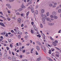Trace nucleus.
Instances as JSON below:
<instances>
[{
  "instance_id": "1",
  "label": "nucleus",
  "mask_w": 61,
  "mask_h": 61,
  "mask_svg": "<svg viewBox=\"0 0 61 61\" xmlns=\"http://www.w3.org/2000/svg\"><path fill=\"white\" fill-rule=\"evenodd\" d=\"M52 44L54 46H57V44L56 43L55 41H52L51 42Z\"/></svg>"
},
{
  "instance_id": "2",
  "label": "nucleus",
  "mask_w": 61,
  "mask_h": 61,
  "mask_svg": "<svg viewBox=\"0 0 61 61\" xmlns=\"http://www.w3.org/2000/svg\"><path fill=\"white\" fill-rule=\"evenodd\" d=\"M41 48L44 52H46V49L45 47L43 46H42L41 47Z\"/></svg>"
},
{
  "instance_id": "3",
  "label": "nucleus",
  "mask_w": 61,
  "mask_h": 61,
  "mask_svg": "<svg viewBox=\"0 0 61 61\" xmlns=\"http://www.w3.org/2000/svg\"><path fill=\"white\" fill-rule=\"evenodd\" d=\"M33 28H34V30L36 31H37V28H36V25H34L33 26Z\"/></svg>"
},
{
  "instance_id": "4",
  "label": "nucleus",
  "mask_w": 61,
  "mask_h": 61,
  "mask_svg": "<svg viewBox=\"0 0 61 61\" xmlns=\"http://www.w3.org/2000/svg\"><path fill=\"white\" fill-rule=\"evenodd\" d=\"M21 19L20 18H19L18 20V23H21Z\"/></svg>"
},
{
  "instance_id": "5",
  "label": "nucleus",
  "mask_w": 61,
  "mask_h": 61,
  "mask_svg": "<svg viewBox=\"0 0 61 61\" xmlns=\"http://www.w3.org/2000/svg\"><path fill=\"white\" fill-rule=\"evenodd\" d=\"M52 14L53 15H56V12H52Z\"/></svg>"
},
{
  "instance_id": "6",
  "label": "nucleus",
  "mask_w": 61,
  "mask_h": 61,
  "mask_svg": "<svg viewBox=\"0 0 61 61\" xmlns=\"http://www.w3.org/2000/svg\"><path fill=\"white\" fill-rule=\"evenodd\" d=\"M21 8H25V6L24 5H23V4H22V5L21 6Z\"/></svg>"
},
{
  "instance_id": "7",
  "label": "nucleus",
  "mask_w": 61,
  "mask_h": 61,
  "mask_svg": "<svg viewBox=\"0 0 61 61\" xmlns=\"http://www.w3.org/2000/svg\"><path fill=\"white\" fill-rule=\"evenodd\" d=\"M7 53H5L4 55V57H7Z\"/></svg>"
},
{
  "instance_id": "8",
  "label": "nucleus",
  "mask_w": 61,
  "mask_h": 61,
  "mask_svg": "<svg viewBox=\"0 0 61 61\" xmlns=\"http://www.w3.org/2000/svg\"><path fill=\"white\" fill-rule=\"evenodd\" d=\"M12 59L13 61H15V57L14 56L12 57Z\"/></svg>"
},
{
  "instance_id": "9",
  "label": "nucleus",
  "mask_w": 61,
  "mask_h": 61,
  "mask_svg": "<svg viewBox=\"0 0 61 61\" xmlns=\"http://www.w3.org/2000/svg\"><path fill=\"white\" fill-rule=\"evenodd\" d=\"M36 48H37L38 50H39L40 49V48H39V46H36Z\"/></svg>"
},
{
  "instance_id": "10",
  "label": "nucleus",
  "mask_w": 61,
  "mask_h": 61,
  "mask_svg": "<svg viewBox=\"0 0 61 61\" xmlns=\"http://www.w3.org/2000/svg\"><path fill=\"white\" fill-rule=\"evenodd\" d=\"M0 25H1L2 26H4V23H3L1 22L0 23Z\"/></svg>"
},
{
  "instance_id": "11",
  "label": "nucleus",
  "mask_w": 61,
  "mask_h": 61,
  "mask_svg": "<svg viewBox=\"0 0 61 61\" xmlns=\"http://www.w3.org/2000/svg\"><path fill=\"white\" fill-rule=\"evenodd\" d=\"M44 17L45 18V19H46L47 18V16L46 15H44Z\"/></svg>"
},
{
  "instance_id": "12",
  "label": "nucleus",
  "mask_w": 61,
  "mask_h": 61,
  "mask_svg": "<svg viewBox=\"0 0 61 61\" xmlns=\"http://www.w3.org/2000/svg\"><path fill=\"white\" fill-rule=\"evenodd\" d=\"M34 13H35L36 15H38V11L36 10L34 12Z\"/></svg>"
},
{
  "instance_id": "13",
  "label": "nucleus",
  "mask_w": 61,
  "mask_h": 61,
  "mask_svg": "<svg viewBox=\"0 0 61 61\" xmlns=\"http://www.w3.org/2000/svg\"><path fill=\"white\" fill-rule=\"evenodd\" d=\"M29 14V11L27 12V13L26 14V15L27 16H28Z\"/></svg>"
},
{
  "instance_id": "14",
  "label": "nucleus",
  "mask_w": 61,
  "mask_h": 61,
  "mask_svg": "<svg viewBox=\"0 0 61 61\" xmlns=\"http://www.w3.org/2000/svg\"><path fill=\"white\" fill-rule=\"evenodd\" d=\"M33 50H34V48H32L31 50L30 53H31V54H32V53H33V52H32V51H33Z\"/></svg>"
},
{
  "instance_id": "15",
  "label": "nucleus",
  "mask_w": 61,
  "mask_h": 61,
  "mask_svg": "<svg viewBox=\"0 0 61 61\" xmlns=\"http://www.w3.org/2000/svg\"><path fill=\"white\" fill-rule=\"evenodd\" d=\"M41 12L42 13H43L45 12V10L44 9H42L41 10Z\"/></svg>"
},
{
  "instance_id": "16",
  "label": "nucleus",
  "mask_w": 61,
  "mask_h": 61,
  "mask_svg": "<svg viewBox=\"0 0 61 61\" xmlns=\"http://www.w3.org/2000/svg\"><path fill=\"white\" fill-rule=\"evenodd\" d=\"M30 9L31 12H32V11L33 10H34V8L33 7H31V8Z\"/></svg>"
},
{
  "instance_id": "17",
  "label": "nucleus",
  "mask_w": 61,
  "mask_h": 61,
  "mask_svg": "<svg viewBox=\"0 0 61 61\" xmlns=\"http://www.w3.org/2000/svg\"><path fill=\"white\" fill-rule=\"evenodd\" d=\"M59 54H57L56 55V57H57V58H58L59 57Z\"/></svg>"
},
{
  "instance_id": "18",
  "label": "nucleus",
  "mask_w": 61,
  "mask_h": 61,
  "mask_svg": "<svg viewBox=\"0 0 61 61\" xmlns=\"http://www.w3.org/2000/svg\"><path fill=\"white\" fill-rule=\"evenodd\" d=\"M54 23H50L49 24V25H54Z\"/></svg>"
},
{
  "instance_id": "19",
  "label": "nucleus",
  "mask_w": 61,
  "mask_h": 61,
  "mask_svg": "<svg viewBox=\"0 0 61 61\" xmlns=\"http://www.w3.org/2000/svg\"><path fill=\"white\" fill-rule=\"evenodd\" d=\"M50 38L52 41H54V39H53L51 36L50 37Z\"/></svg>"
},
{
  "instance_id": "20",
  "label": "nucleus",
  "mask_w": 61,
  "mask_h": 61,
  "mask_svg": "<svg viewBox=\"0 0 61 61\" xmlns=\"http://www.w3.org/2000/svg\"><path fill=\"white\" fill-rule=\"evenodd\" d=\"M58 13H60L61 12V9H59L58 10Z\"/></svg>"
},
{
  "instance_id": "21",
  "label": "nucleus",
  "mask_w": 61,
  "mask_h": 61,
  "mask_svg": "<svg viewBox=\"0 0 61 61\" xmlns=\"http://www.w3.org/2000/svg\"><path fill=\"white\" fill-rule=\"evenodd\" d=\"M37 37H39V38L41 37V35H40V34H39L37 35Z\"/></svg>"
},
{
  "instance_id": "22",
  "label": "nucleus",
  "mask_w": 61,
  "mask_h": 61,
  "mask_svg": "<svg viewBox=\"0 0 61 61\" xmlns=\"http://www.w3.org/2000/svg\"><path fill=\"white\" fill-rule=\"evenodd\" d=\"M42 20L43 21V22H45V19H44V18H42Z\"/></svg>"
},
{
  "instance_id": "23",
  "label": "nucleus",
  "mask_w": 61,
  "mask_h": 61,
  "mask_svg": "<svg viewBox=\"0 0 61 61\" xmlns=\"http://www.w3.org/2000/svg\"><path fill=\"white\" fill-rule=\"evenodd\" d=\"M0 17H1V18H2L3 19H5V17H4V16H2L1 15H0Z\"/></svg>"
},
{
  "instance_id": "24",
  "label": "nucleus",
  "mask_w": 61,
  "mask_h": 61,
  "mask_svg": "<svg viewBox=\"0 0 61 61\" xmlns=\"http://www.w3.org/2000/svg\"><path fill=\"white\" fill-rule=\"evenodd\" d=\"M22 10H23V9H19V11H22Z\"/></svg>"
},
{
  "instance_id": "25",
  "label": "nucleus",
  "mask_w": 61,
  "mask_h": 61,
  "mask_svg": "<svg viewBox=\"0 0 61 61\" xmlns=\"http://www.w3.org/2000/svg\"><path fill=\"white\" fill-rule=\"evenodd\" d=\"M53 17L54 18V19H56L57 18V17L56 16H54Z\"/></svg>"
},
{
  "instance_id": "26",
  "label": "nucleus",
  "mask_w": 61,
  "mask_h": 61,
  "mask_svg": "<svg viewBox=\"0 0 61 61\" xmlns=\"http://www.w3.org/2000/svg\"><path fill=\"white\" fill-rule=\"evenodd\" d=\"M49 54H51V50H49Z\"/></svg>"
},
{
  "instance_id": "27",
  "label": "nucleus",
  "mask_w": 61,
  "mask_h": 61,
  "mask_svg": "<svg viewBox=\"0 0 61 61\" xmlns=\"http://www.w3.org/2000/svg\"><path fill=\"white\" fill-rule=\"evenodd\" d=\"M6 34V32H4L1 33L2 35H5Z\"/></svg>"
},
{
  "instance_id": "28",
  "label": "nucleus",
  "mask_w": 61,
  "mask_h": 61,
  "mask_svg": "<svg viewBox=\"0 0 61 61\" xmlns=\"http://www.w3.org/2000/svg\"><path fill=\"white\" fill-rule=\"evenodd\" d=\"M20 51H22L23 50V49L22 48H20Z\"/></svg>"
},
{
  "instance_id": "29",
  "label": "nucleus",
  "mask_w": 61,
  "mask_h": 61,
  "mask_svg": "<svg viewBox=\"0 0 61 61\" xmlns=\"http://www.w3.org/2000/svg\"><path fill=\"white\" fill-rule=\"evenodd\" d=\"M40 26L41 28H43V25L42 24H40Z\"/></svg>"
},
{
  "instance_id": "30",
  "label": "nucleus",
  "mask_w": 61,
  "mask_h": 61,
  "mask_svg": "<svg viewBox=\"0 0 61 61\" xmlns=\"http://www.w3.org/2000/svg\"><path fill=\"white\" fill-rule=\"evenodd\" d=\"M54 42L56 44H57L58 43V41L56 40Z\"/></svg>"
},
{
  "instance_id": "31",
  "label": "nucleus",
  "mask_w": 61,
  "mask_h": 61,
  "mask_svg": "<svg viewBox=\"0 0 61 61\" xmlns=\"http://www.w3.org/2000/svg\"><path fill=\"white\" fill-rule=\"evenodd\" d=\"M56 54H59V52L58 51H56L55 52Z\"/></svg>"
},
{
  "instance_id": "32",
  "label": "nucleus",
  "mask_w": 61,
  "mask_h": 61,
  "mask_svg": "<svg viewBox=\"0 0 61 61\" xmlns=\"http://www.w3.org/2000/svg\"><path fill=\"white\" fill-rule=\"evenodd\" d=\"M51 50L52 52H53V51H54V50H55V49L54 48H51Z\"/></svg>"
},
{
  "instance_id": "33",
  "label": "nucleus",
  "mask_w": 61,
  "mask_h": 61,
  "mask_svg": "<svg viewBox=\"0 0 61 61\" xmlns=\"http://www.w3.org/2000/svg\"><path fill=\"white\" fill-rule=\"evenodd\" d=\"M8 41H9V43H10V42H11L12 41V40H11V39H9Z\"/></svg>"
},
{
  "instance_id": "34",
  "label": "nucleus",
  "mask_w": 61,
  "mask_h": 61,
  "mask_svg": "<svg viewBox=\"0 0 61 61\" xmlns=\"http://www.w3.org/2000/svg\"><path fill=\"white\" fill-rule=\"evenodd\" d=\"M26 54L27 55H28V54H30V52H26Z\"/></svg>"
},
{
  "instance_id": "35",
  "label": "nucleus",
  "mask_w": 61,
  "mask_h": 61,
  "mask_svg": "<svg viewBox=\"0 0 61 61\" xmlns=\"http://www.w3.org/2000/svg\"><path fill=\"white\" fill-rule=\"evenodd\" d=\"M6 48L7 49V50H9V47H8V46L6 47Z\"/></svg>"
},
{
  "instance_id": "36",
  "label": "nucleus",
  "mask_w": 61,
  "mask_h": 61,
  "mask_svg": "<svg viewBox=\"0 0 61 61\" xmlns=\"http://www.w3.org/2000/svg\"><path fill=\"white\" fill-rule=\"evenodd\" d=\"M31 32L32 34H33L34 33V31H33V30H31Z\"/></svg>"
},
{
  "instance_id": "37",
  "label": "nucleus",
  "mask_w": 61,
  "mask_h": 61,
  "mask_svg": "<svg viewBox=\"0 0 61 61\" xmlns=\"http://www.w3.org/2000/svg\"><path fill=\"white\" fill-rule=\"evenodd\" d=\"M40 58H37V61H40Z\"/></svg>"
},
{
  "instance_id": "38",
  "label": "nucleus",
  "mask_w": 61,
  "mask_h": 61,
  "mask_svg": "<svg viewBox=\"0 0 61 61\" xmlns=\"http://www.w3.org/2000/svg\"><path fill=\"white\" fill-rule=\"evenodd\" d=\"M54 55H55V53H52V54H51V55L53 56H54Z\"/></svg>"
},
{
  "instance_id": "39",
  "label": "nucleus",
  "mask_w": 61,
  "mask_h": 61,
  "mask_svg": "<svg viewBox=\"0 0 61 61\" xmlns=\"http://www.w3.org/2000/svg\"><path fill=\"white\" fill-rule=\"evenodd\" d=\"M28 36H25V38H28Z\"/></svg>"
},
{
  "instance_id": "40",
  "label": "nucleus",
  "mask_w": 61,
  "mask_h": 61,
  "mask_svg": "<svg viewBox=\"0 0 61 61\" xmlns=\"http://www.w3.org/2000/svg\"><path fill=\"white\" fill-rule=\"evenodd\" d=\"M8 59H10V60H11V57L10 56H9L8 58Z\"/></svg>"
},
{
  "instance_id": "41",
  "label": "nucleus",
  "mask_w": 61,
  "mask_h": 61,
  "mask_svg": "<svg viewBox=\"0 0 61 61\" xmlns=\"http://www.w3.org/2000/svg\"><path fill=\"white\" fill-rule=\"evenodd\" d=\"M7 19L9 21H10V20H11V19L9 18H7Z\"/></svg>"
},
{
  "instance_id": "42",
  "label": "nucleus",
  "mask_w": 61,
  "mask_h": 61,
  "mask_svg": "<svg viewBox=\"0 0 61 61\" xmlns=\"http://www.w3.org/2000/svg\"><path fill=\"white\" fill-rule=\"evenodd\" d=\"M50 20V18H48L47 19V21H49Z\"/></svg>"
},
{
  "instance_id": "43",
  "label": "nucleus",
  "mask_w": 61,
  "mask_h": 61,
  "mask_svg": "<svg viewBox=\"0 0 61 61\" xmlns=\"http://www.w3.org/2000/svg\"><path fill=\"white\" fill-rule=\"evenodd\" d=\"M49 14V12H47L46 13V15L47 16H48Z\"/></svg>"
},
{
  "instance_id": "44",
  "label": "nucleus",
  "mask_w": 61,
  "mask_h": 61,
  "mask_svg": "<svg viewBox=\"0 0 61 61\" xmlns=\"http://www.w3.org/2000/svg\"><path fill=\"white\" fill-rule=\"evenodd\" d=\"M52 5H53V4H51L49 5V6H51V7Z\"/></svg>"
},
{
  "instance_id": "45",
  "label": "nucleus",
  "mask_w": 61,
  "mask_h": 61,
  "mask_svg": "<svg viewBox=\"0 0 61 61\" xmlns=\"http://www.w3.org/2000/svg\"><path fill=\"white\" fill-rule=\"evenodd\" d=\"M50 17H51V18H53L54 16H53L52 15H50Z\"/></svg>"
},
{
  "instance_id": "46",
  "label": "nucleus",
  "mask_w": 61,
  "mask_h": 61,
  "mask_svg": "<svg viewBox=\"0 0 61 61\" xmlns=\"http://www.w3.org/2000/svg\"><path fill=\"white\" fill-rule=\"evenodd\" d=\"M5 36L6 37H7L8 36V34L7 33H6L5 35Z\"/></svg>"
},
{
  "instance_id": "47",
  "label": "nucleus",
  "mask_w": 61,
  "mask_h": 61,
  "mask_svg": "<svg viewBox=\"0 0 61 61\" xmlns=\"http://www.w3.org/2000/svg\"><path fill=\"white\" fill-rule=\"evenodd\" d=\"M16 14L17 15H20V14H19V12H17Z\"/></svg>"
},
{
  "instance_id": "48",
  "label": "nucleus",
  "mask_w": 61,
  "mask_h": 61,
  "mask_svg": "<svg viewBox=\"0 0 61 61\" xmlns=\"http://www.w3.org/2000/svg\"><path fill=\"white\" fill-rule=\"evenodd\" d=\"M10 46L11 47V48H12V47H13V46L11 44H10Z\"/></svg>"
},
{
  "instance_id": "49",
  "label": "nucleus",
  "mask_w": 61,
  "mask_h": 61,
  "mask_svg": "<svg viewBox=\"0 0 61 61\" xmlns=\"http://www.w3.org/2000/svg\"><path fill=\"white\" fill-rule=\"evenodd\" d=\"M14 0H9V1L10 2H13V1H14Z\"/></svg>"
},
{
  "instance_id": "50",
  "label": "nucleus",
  "mask_w": 61,
  "mask_h": 61,
  "mask_svg": "<svg viewBox=\"0 0 61 61\" xmlns=\"http://www.w3.org/2000/svg\"><path fill=\"white\" fill-rule=\"evenodd\" d=\"M18 38L19 39H20V37H21V36L20 35H19L18 36Z\"/></svg>"
},
{
  "instance_id": "51",
  "label": "nucleus",
  "mask_w": 61,
  "mask_h": 61,
  "mask_svg": "<svg viewBox=\"0 0 61 61\" xmlns=\"http://www.w3.org/2000/svg\"><path fill=\"white\" fill-rule=\"evenodd\" d=\"M16 45L17 46H19V45L18 44V43H17L16 44Z\"/></svg>"
},
{
  "instance_id": "52",
  "label": "nucleus",
  "mask_w": 61,
  "mask_h": 61,
  "mask_svg": "<svg viewBox=\"0 0 61 61\" xmlns=\"http://www.w3.org/2000/svg\"><path fill=\"white\" fill-rule=\"evenodd\" d=\"M6 5L7 6H9V5H10V4H7Z\"/></svg>"
},
{
  "instance_id": "53",
  "label": "nucleus",
  "mask_w": 61,
  "mask_h": 61,
  "mask_svg": "<svg viewBox=\"0 0 61 61\" xmlns=\"http://www.w3.org/2000/svg\"><path fill=\"white\" fill-rule=\"evenodd\" d=\"M9 8H11V6H10V5L8 7Z\"/></svg>"
},
{
  "instance_id": "54",
  "label": "nucleus",
  "mask_w": 61,
  "mask_h": 61,
  "mask_svg": "<svg viewBox=\"0 0 61 61\" xmlns=\"http://www.w3.org/2000/svg\"><path fill=\"white\" fill-rule=\"evenodd\" d=\"M36 55H38V53L37 52V51H36Z\"/></svg>"
},
{
  "instance_id": "55",
  "label": "nucleus",
  "mask_w": 61,
  "mask_h": 61,
  "mask_svg": "<svg viewBox=\"0 0 61 61\" xmlns=\"http://www.w3.org/2000/svg\"><path fill=\"white\" fill-rule=\"evenodd\" d=\"M56 48V49H58V50H60V49L58 48H57L56 47H55Z\"/></svg>"
},
{
  "instance_id": "56",
  "label": "nucleus",
  "mask_w": 61,
  "mask_h": 61,
  "mask_svg": "<svg viewBox=\"0 0 61 61\" xmlns=\"http://www.w3.org/2000/svg\"><path fill=\"white\" fill-rule=\"evenodd\" d=\"M9 54H11V51H10V50H9Z\"/></svg>"
},
{
  "instance_id": "57",
  "label": "nucleus",
  "mask_w": 61,
  "mask_h": 61,
  "mask_svg": "<svg viewBox=\"0 0 61 61\" xmlns=\"http://www.w3.org/2000/svg\"><path fill=\"white\" fill-rule=\"evenodd\" d=\"M41 35L42 36H45V34L44 33H41Z\"/></svg>"
},
{
  "instance_id": "58",
  "label": "nucleus",
  "mask_w": 61,
  "mask_h": 61,
  "mask_svg": "<svg viewBox=\"0 0 61 61\" xmlns=\"http://www.w3.org/2000/svg\"><path fill=\"white\" fill-rule=\"evenodd\" d=\"M11 33H13L14 32V30H12L11 31Z\"/></svg>"
},
{
  "instance_id": "59",
  "label": "nucleus",
  "mask_w": 61,
  "mask_h": 61,
  "mask_svg": "<svg viewBox=\"0 0 61 61\" xmlns=\"http://www.w3.org/2000/svg\"><path fill=\"white\" fill-rule=\"evenodd\" d=\"M31 24L32 25H34V22H31Z\"/></svg>"
},
{
  "instance_id": "60",
  "label": "nucleus",
  "mask_w": 61,
  "mask_h": 61,
  "mask_svg": "<svg viewBox=\"0 0 61 61\" xmlns=\"http://www.w3.org/2000/svg\"><path fill=\"white\" fill-rule=\"evenodd\" d=\"M12 54L13 55V56H15V54H14V52H12Z\"/></svg>"
},
{
  "instance_id": "61",
  "label": "nucleus",
  "mask_w": 61,
  "mask_h": 61,
  "mask_svg": "<svg viewBox=\"0 0 61 61\" xmlns=\"http://www.w3.org/2000/svg\"><path fill=\"white\" fill-rule=\"evenodd\" d=\"M8 13H9V14H10V13H11V12H10V11H8Z\"/></svg>"
},
{
  "instance_id": "62",
  "label": "nucleus",
  "mask_w": 61,
  "mask_h": 61,
  "mask_svg": "<svg viewBox=\"0 0 61 61\" xmlns=\"http://www.w3.org/2000/svg\"><path fill=\"white\" fill-rule=\"evenodd\" d=\"M2 40H3V39H0V42H1V41H2Z\"/></svg>"
},
{
  "instance_id": "63",
  "label": "nucleus",
  "mask_w": 61,
  "mask_h": 61,
  "mask_svg": "<svg viewBox=\"0 0 61 61\" xmlns=\"http://www.w3.org/2000/svg\"><path fill=\"white\" fill-rule=\"evenodd\" d=\"M0 56H2V53L0 52Z\"/></svg>"
},
{
  "instance_id": "64",
  "label": "nucleus",
  "mask_w": 61,
  "mask_h": 61,
  "mask_svg": "<svg viewBox=\"0 0 61 61\" xmlns=\"http://www.w3.org/2000/svg\"><path fill=\"white\" fill-rule=\"evenodd\" d=\"M41 15L42 17H43V14H41Z\"/></svg>"
}]
</instances>
